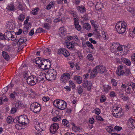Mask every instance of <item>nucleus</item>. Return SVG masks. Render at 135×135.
<instances>
[{
    "label": "nucleus",
    "mask_w": 135,
    "mask_h": 135,
    "mask_svg": "<svg viewBox=\"0 0 135 135\" xmlns=\"http://www.w3.org/2000/svg\"><path fill=\"white\" fill-rule=\"evenodd\" d=\"M35 62L38 64V66L41 69V71L39 76L36 77L37 83H42L46 79V74L45 73L46 72V70L50 68L51 66V63L50 60L49 59H43L41 57H38L36 58Z\"/></svg>",
    "instance_id": "1"
},
{
    "label": "nucleus",
    "mask_w": 135,
    "mask_h": 135,
    "mask_svg": "<svg viewBox=\"0 0 135 135\" xmlns=\"http://www.w3.org/2000/svg\"><path fill=\"white\" fill-rule=\"evenodd\" d=\"M110 50L113 53L119 56L126 55L128 52L126 47L120 45L118 43H113L110 47Z\"/></svg>",
    "instance_id": "2"
},
{
    "label": "nucleus",
    "mask_w": 135,
    "mask_h": 135,
    "mask_svg": "<svg viewBox=\"0 0 135 135\" xmlns=\"http://www.w3.org/2000/svg\"><path fill=\"white\" fill-rule=\"evenodd\" d=\"M126 23L124 21H120L117 22L115 25V28L118 33H124L126 29Z\"/></svg>",
    "instance_id": "3"
},
{
    "label": "nucleus",
    "mask_w": 135,
    "mask_h": 135,
    "mask_svg": "<svg viewBox=\"0 0 135 135\" xmlns=\"http://www.w3.org/2000/svg\"><path fill=\"white\" fill-rule=\"evenodd\" d=\"M53 103L55 106L61 110H63L65 109L67 105L66 103L62 100H55Z\"/></svg>",
    "instance_id": "4"
},
{
    "label": "nucleus",
    "mask_w": 135,
    "mask_h": 135,
    "mask_svg": "<svg viewBox=\"0 0 135 135\" xmlns=\"http://www.w3.org/2000/svg\"><path fill=\"white\" fill-rule=\"evenodd\" d=\"M46 74V79L51 80H55L57 75L56 71L53 69L49 70Z\"/></svg>",
    "instance_id": "5"
},
{
    "label": "nucleus",
    "mask_w": 135,
    "mask_h": 135,
    "mask_svg": "<svg viewBox=\"0 0 135 135\" xmlns=\"http://www.w3.org/2000/svg\"><path fill=\"white\" fill-rule=\"evenodd\" d=\"M17 123L20 124L22 126L25 124H27L29 123L28 119L26 115H23L19 116L16 119Z\"/></svg>",
    "instance_id": "6"
},
{
    "label": "nucleus",
    "mask_w": 135,
    "mask_h": 135,
    "mask_svg": "<svg viewBox=\"0 0 135 135\" xmlns=\"http://www.w3.org/2000/svg\"><path fill=\"white\" fill-rule=\"evenodd\" d=\"M122 113L121 108L117 107H113L112 110L113 116L117 118H119L122 115Z\"/></svg>",
    "instance_id": "7"
},
{
    "label": "nucleus",
    "mask_w": 135,
    "mask_h": 135,
    "mask_svg": "<svg viewBox=\"0 0 135 135\" xmlns=\"http://www.w3.org/2000/svg\"><path fill=\"white\" fill-rule=\"evenodd\" d=\"M30 109L34 113L38 112L41 109L40 105L37 102L33 103L30 105Z\"/></svg>",
    "instance_id": "8"
},
{
    "label": "nucleus",
    "mask_w": 135,
    "mask_h": 135,
    "mask_svg": "<svg viewBox=\"0 0 135 135\" xmlns=\"http://www.w3.org/2000/svg\"><path fill=\"white\" fill-rule=\"evenodd\" d=\"M37 121V119H35L34 121L35 127L36 129L38 131H40L44 130L46 128L45 124L41 123H39Z\"/></svg>",
    "instance_id": "9"
},
{
    "label": "nucleus",
    "mask_w": 135,
    "mask_h": 135,
    "mask_svg": "<svg viewBox=\"0 0 135 135\" xmlns=\"http://www.w3.org/2000/svg\"><path fill=\"white\" fill-rule=\"evenodd\" d=\"M16 26L15 22L13 20H10L6 23V28L9 30H13L15 27Z\"/></svg>",
    "instance_id": "10"
},
{
    "label": "nucleus",
    "mask_w": 135,
    "mask_h": 135,
    "mask_svg": "<svg viewBox=\"0 0 135 135\" xmlns=\"http://www.w3.org/2000/svg\"><path fill=\"white\" fill-rule=\"evenodd\" d=\"M36 76H34L32 75L29 76L27 79V84L30 85H33L37 83Z\"/></svg>",
    "instance_id": "11"
},
{
    "label": "nucleus",
    "mask_w": 135,
    "mask_h": 135,
    "mask_svg": "<svg viewBox=\"0 0 135 135\" xmlns=\"http://www.w3.org/2000/svg\"><path fill=\"white\" fill-rule=\"evenodd\" d=\"M59 128V124L56 123L52 124L50 127V132L52 134H55Z\"/></svg>",
    "instance_id": "12"
},
{
    "label": "nucleus",
    "mask_w": 135,
    "mask_h": 135,
    "mask_svg": "<svg viewBox=\"0 0 135 135\" xmlns=\"http://www.w3.org/2000/svg\"><path fill=\"white\" fill-rule=\"evenodd\" d=\"M71 76L68 73H65L63 74L61 77V81L64 82L66 83L70 79Z\"/></svg>",
    "instance_id": "13"
},
{
    "label": "nucleus",
    "mask_w": 135,
    "mask_h": 135,
    "mask_svg": "<svg viewBox=\"0 0 135 135\" xmlns=\"http://www.w3.org/2000/svg\"><path fill=\"white\" fill-rule=\"evenodd\" d=\"M58 53L59 54H62L64 56L67 57L70 55V54L68 51L64 48L59 49L58 51Z\"/></svg>",
    "instance_id": "14"
},
{
    "label": "nucleus",
    "mask_w": 135,
    "mask_h": 135,
    "mask_svg": "<svg viewBox=\"0 0 135 135\" xmlns=\"http://www.w3.org/2000/svg\"><path fill=\"white\" fill-rule=\"evenodd\" d=\"M98 73H105L106 72V70L105 67L103 66H97L95 67Z\"/></svg>",
    "instance_id": "15"
},
{
    "label": "nucleus",
    "mask_w": 135,
    "mask_h": 135,
    "mask_svg": "<svg viewBox=\"0 0 135 135\" xmlns=\"http://www.w3.org/2000/svg\"><path fill=\"white\" fill-rule=\"evenodd\" d=\"M134 85L133 84L128 85L126 86L125 91L127 93H132L134 91Z\"/></svg>",
    "instance_id": "16"
},
{
    "label": "nucleus",
    "mask_w": 135,
    "mask_h": 135,
    "mask_svg": "<svg viewBox=\"0 0 135 135\" xmlns=\"http://www.w3.org/2000/svg\"><path fill=\"white\" fill-rule=\"evenodd\" d=\"M128 126L129 127L134 128H135V120L131 118L128 120Z\"/></svg>",
    "instance_id": "17"
},
{
    "label": "nucleus",
    "mask_w": 135,
    "mask_h": 135,
    "mask_svg": "<svg viewBox=\"0 0 135 135\" xmlns=\"http://www.w3.org/2000/svg\"><path fill=\"white\" fill-rule=\"evenodd\" d=\"M91 84L90 82H88L86 80H84L83 86L84 87H87V89L89 90L91 88Z\"/></svg>",
    "instance_id": "18"
},
{
    "label": "nucleus",
    "mask_w": 135,
    "mask_h": 135,
    "mask_svg": "<svg viewBox=\"0 0 135 135\" xmlns=\"http://www.w3.org/2000/svg\"><path fill=\"white\" fill-rule=\"evenodd\" d=\"M121 60L127 66H130L131 64V61L129 59L124 57H122Z\"/></svg>",
    "instance_id": "19"
},
{
    "label": "nucleus",
    "mask_w": 135,
    "mask_h": 135,
    "mask_svg": "<svg viewBox=\"0 0 135 135\" xmlns=\"http://www.w3.org/2000/svg\"><path fill=\"white\" fill-rule=\"evenodd\" d=\"M13 33V31H8L4 33V36L6 39L10 40L11 37L12 36V33Z\"/></svg>",
    "instance_id": "20"
},
{
    "label": "nucleus",
    "mask_w": 135,
    "mask_h": 135,
    "mask_svg": "<svg viewBox=\"0 0 135 135\" xmlns=\"http://www.w3.org/2000/svg\"><path fill=\"white\" fill-rule=\"evenodd\" d=\"M66 33V29L64 27H61L59 30V34L61 36L65 35Z\"/></svg>",
    "instance_id": "21"
},
{
    "label": "nucleus",
    "mask_w": 135,
    "mask_h": 135,
    "mask_svg": "<svg viewBox=\"0 0 135 135\" xmlns=\"http://www.w3.org/2000/svg\"><path fill=\"white\" fill-rule=\"evenodd\" d=\"M74 20L76 28L79 31H81V28L80 26L79 25L78 21L76 20L75 18H74Z\"/></svg>",
    "instance_id": "22"
},
{
    "label": "nucleus",
    "mask_w": 135,
    "mask_h": 135,
    "mask_svg": "<svg viewBox=\"0 0 135 135\" xmlns=\"http://www.w3.org/2000/svg\"><path fill=\"white\" fill-rule=\"evenodd\" d=\"M76 8L79 12L81 13H83L86 11V9L85 7L83 5L78 6Z\"/></svg>",
    "instance_id": "23"
},
{
    "label": "nucleus",
    "mask_w": 135,
    "mask_h": 135,
    "mask_svg": "<svg viewBox=\"0 0 135 135\" xmlns=\"http://www.w3.org/2000/svg\"><path fill=\"white\" fill-rule=\"evenodd\" d=\"M15 107L17 108H22L23 107L24 105L22 102L20 101H17L15 103Z\"/></svg>",
    "instance_id": "24"
},
{
    "label": "nucleus",
    "mask_w": 135,
    "mask_h": 135,
    "mask_svg": "<svg viewBox=\"0 0 135 135\" xmlns=\"http://www.w3.org/2000/svg\"><path fill=\"white\" fill-rule=\"evenodd\" d=\"M73 79L79 84H81L82 81V78L80 76L76 75L74 77Z\"/></svg>",
    "instance_id": "25"
},
{
    "label": "nucleus",
    "mask_w": 135,
    "mask_h": 135,
    "mask_svg": "<svg viewBox=\"0 0 135 135\" xmlns=\"http://www.w3.org/2000/svg\"><path fill=\"white\" fill-rule=\"evenodd\" d=\"M98 73L95 68L91 72L90 74V77L91 78H94L97 75Z\"/></svg>",
    "instance_id": "26"
},
{
    "label": "nucleus",
    "mask_w": 135,
    "mask_h": 135,
    "mask_svg": "<svg viewBox=\"0 0 135 135\" xmlns=\"http://www.w3.org/2000/svg\"><path fill=\"white\" fill-rule=\"evenodd\" d=\"M105 128L107 132L109 133L112 134V133L114 132L115 131L114 128L111 126H107Z\"/></svg>",
    "instance_id": "27"
},
{
    "label": "nucleus",
    "mask_w": 135,
    "mask_h": 135,
    "mask_svg": "<svg viewBox=\"0 0 135 135\" xmlns=\"http://www.w3.org/2000/svg\"><path fill=\"white\" fill-rule=\"evenodd\" d=\"M7 8L8 10L9 11H13L16 10L14 6L13 3H11L9 4L7 7Z\"/></svg>",
    "instance_id": "28"
},
{
    "label": "nucleus",
    "mask_w": 135,
    "mask_h": 135,
    "mask_svg": "<svg viewBox=\"0 0 135 135\" xmlns=\"http://www.w3.org/2000/svg\"><path fill=\"white\" fill-rule=\"evenodd\" d=\"M75 44L74 43L71 42H67L66 46L67 48L70 49H71L73 48Z\"/></svg>",
    "instance_id": "29"
},
{
    "label": "nucleus",
    "mask_w": 135,
    "mask_h": 135,
    "mask_svg": "<svg viewBox=\"0 0 135 135\" xmlns=\"http://www.w3.org/2000/svg\"><path fill=\"white\" fill-rule=\"evenodd\" d=\"M2 55L4 58L7 60H8L9 59V57L8 54L6 52L3 51L2 52Z\"/></svg>",
    "instance_id": "30"
},
{
    "label": "nucleus",
    "mask_w": 135,
    "mask_h": 135,
    "mask_svg": "<svg viewBox=\"0 0 135 135\" xmlns=\"http://www.w3.org/2000/svg\"><path fill=\"white\" fill-rule=\"evenodd\" d=\"M91 26L88 23H84L83 24V28L87 30H89L91 29Z\"/></svg>",
    "instance_id": "31"
},
{
    "label": "nucleus",
    "mask_w": 135,
    "mask_h": 135,
    "mask_svg": "<svg viewBox=\"0 0 135 135\" xmlns=\"http://www.w3.org/2000/svg\"><path fill=\"white\" fill-rule=\"evenodd\" d=\"M55 3L52 2H50L49 4L47 5L46 9L47 10H49L53 8L54 6Z\"/></svg>",
    "instance_id": "32"
},
{
    "label": "nucleus",
    "mask_w": 135,
    "mask_h": 135,
    "mask_svg": "<svg viewBox=\"0 0 135 135\" xmlns=\"http://www.w3.org/2000/svg\"><path fill=\"white\" fill-rule=\"evenodd\" d=\"M111 87L109 85L105 84L104 85V91L107 92L111 89Z\"/></svg>",
    "instance_id": "33"
},
{
    "label": "nucleus",
    "mask_w": 135,
    "mask_h": 135,
    "mask_svg": "<svg viewBox=\"0 0 135 135\" xmlns=\"http://www.w3.org/2000/svg\"><path fill=\"white\" fill-rule=\"evenodd\" d=\"M73 130L76 132H80L81 131V127L76 126H74L72 127Z\"/></svg>",
    "instance_id": "34"
},
{
    "label": "nucleus",
    "mask_w": 135,
    "mask_h": 135,
    "mask_svg": "<svg viewBox=\"0 0 135 135\" xmlns=\"http://www.w3.org/2000/svg\"><path fill=\"white\" fill-rule=\"evenodd\" d=\"M35 95V93L31 90L28 91V96L30 97H34Z\"/></svg>",
    "instance_id": "35"
},
{
    "label": "nucleus",
    "mask_w": 135,
    "mask_h": 135,
    "mask_svg": "<svg viewBox=\"0 0 135 135\" xmlns=\"http://www.w3.org/2000/svg\"><path fill=\"white\" fill-rule=\"evenodd\" d=\"M7 120L8 123H12L14 122V119L12 117L9 116L7 118Z\"/></svg>",
    "instance_id": "36"
},
{
    "label": "nucleus",
    "mask_w": 135,
    "mask_h": 135,
    "mask_svg": "<svg viewBox=\"0 0 135 135\" xmlns=\"http://www.w3.org/2000/svg\"><path fill=\"white\" fill-rule=\"evenodd\" d=\"M39 10V8L38 7L34 8L31 11V13L34 15H36L38 12V11Z\"/></svg>",
    "instance_id": "37"
},
{
    "label": "nucleus",
    "mask_w": 135,
    "mask_h": 135,
    "mask_svg": "<svg viewBox=\"0 0 135 135\" xmlns=\"http://www.w3.org/2000/svg\"><path fill=\"white\" fill-rule=\"evenodd\" d=\"M17 8L19 10L23 11V8L22 6V4L20 2H18L17 4L16 5Z\"/></svg>",
    "instance_id": "38"
},
{
    "label": "nucleus",
    "mask_w": 135,
    "mask_h": 135,
    "mask_svg": "<svg viewBox=\"0 0 135 135\" xmlns=\"http://www.w3.org/2000/svg\"><path fill=\"white\" fill-rule=\"evenodd\" d=\"M69 84L70 87L72 89H74L75 88V85L73 82L71 80L69 81Z\"/></svg>",
    "instance_id": "39"
},
{
    "label": "nucleus",
    "mask_w": 135,
    "mask_h": 135,
    "mask_svg": "<svg viewBox=\"0 0 135 135\" xmlns=\"http://www.w3.org/2000/svg\"><path fill=\"white\" fill-rule=\"evenodd\" d=\"M116 72V74L119 76L123 75L124 74V72L123 70H117Z\"/></svg>",
    "instance_id": "40"
},
{
    "label": "nucleus",
    "mask_w": 135,
    "mask_h": 135,
    "mask_svg": "<svg viewBox=\"0 0 135 135\" xmlns=\"http://www.w3.org/2000/svg\"><path fill=\"white\" fill-rule=\"evenodd\" d=\"M62 124L66 127H68L69 125V121L65 119H63L62 120Z\"/></svg>",
    "instance_id": "41"
},
{
    "label": "nucleus",
    "mask_w": 135,
    "mask_h": 135,
    "mask_svg": "<svg viewBox=\"0 0 135 135\" xmlns=\"http://www.w3.org/2000/svg\"><path fill=\"white\" fill-rule=\"evenodd\" d=\"M27 41L26 38L25 37H22L20 38L18 41V42L20 44H22L25 42Z\"/></svg>",
    "instance_id": "42"
},
{
    "label": "nucleus",
    "mask_w": 135,
    "mask_h": 135,
    "mask_svg": "<svg viewBox=\"0 0 135 135\" xmlns=\"http://www.w3.org/2000/svg\"><path fill=\"white\" fill-rule=\"evenodd\" d=\"M30 74V72L28 71H24L23 74V77L24 78H27V77L30 76H29Z\"/></svg>",
    "instance_id": "43"
},
{
    "label": "nucleus",
    "mask_w": 135,
    "mask_h": 135,
    "mask_svg": "<svg viewBox=\"0 0 135 135\" xmlns=\"http://www.w3.org/2000/svg\"><path fill=\"white\" fill-rule=\"evenodd\" d=\"M83 90L81 86H79L77 87V91L78 93L80 94L83 92Z\"/></svg>",
    "instance_id": "44"
},
{
    "label": "nucleus",
    "mask_w": 135,
    "mask_h": 135,
    "mask_svg": "<svg viewBox=\"0 0 135 135\" xmlns=\"http://www.w3.org/2000/svg\"><path fill=\"white\" fill-rule=\"evenodd\" d=\"M102 37L105 40H107L108 39V36L107 32L104 31L102 32Z\"/></svg>",
    "instance_id": "45"
},
{
    "label": "nucleus",
    "mask_w": 135,
    "mask_h": 135,
    "mask_svg": "<svg viewBox=\"0 0 135 135\" xmlns=\"http://www.w3.org/2000/svg\"><path fill=\"white\" fill-rule=\"evenodd\" d=\"M25 18V16L23 14H20L18 17V19L21 21H23Z\"/></svg>",
    "instance_id": "46"
},
{
    "label": "nucleus",
    "mask_w": 135,
    "mask_h": 135,
    "mask_svg": "<svg viewBox=\"0 0 135 135\" xmlns=\"http://www.w3.org/2000/svg\"><path fill=\"white\" fill-rule=\"evenodd\" d=\"M61 119V118L60 117L57 116L53 118L52 119V120L54 122H57L59 121Z\"/></svg>",
    "instance_id": "47"
},
{
    "label": "nucleus",
    "mask_w": 135,
    "mask_h": 135,
    "mask_svg": "<svg viewBox=\"0 0 135 135\" xmlns=\"http://www.w3.org/2000/svg\"><path fill=\"white\" fill-rule=\"evenodd\" d=\"M132 62L135 65V53L133 54L131 56Z\"/></svg>",
    "instance_id": "48"
},
{
    "label": "nucleus",
    "mask_w": 135,
    "mask_h": 135,
    "mask_svg": "<svg viewBox=\"0 0 135 135\" xmlns=\"http://www.w3.org/2000/svg\"><path fill=\"white\" fill-rule=\"evenodd\" d=\"M87 58L90 61H92L93 60L94 58L92 55L91 54H88L87 56Z\"/></svg>",
    "instance_id": "49"
},
{
    "label": "nucleus",
    "mask_w": 135,
    "mask_h": 135,
    "mask_svg": "<svg viewBox=\"0 0 135 135\" xmlns=\"http://www.w3.org/2000/svg\"><path fill=\"white\" fill-rule=\"evenodd\" d=\"M43 27L47 29H49L50 27V26L49 24L45 23L44 24Z\"/></svg>",
    "instance_id": "50"
},
{
    "label": "nucleus",
    "mask_w": 135,
    "mask_h": 135,
    "mask_svg": "<svg viewBox=\"0 0 135 135\" xmlns=\"http://www.w3.org/2000/svg\"><path fill=\"white\" fill-rule=\"evenodd\" d=\"M51 51V50L48 48H46L45 49L44 51L43 52V53L44 54H45L46 53V54H48L49 55H50Z\"/></svg>",
    "instance_id": "51"
},
{
    "label": "nucleus",
    "mask_w": 135,
    "mask_h": 135,
    "mask_svg": "<svg viewBox=\"0 0 135 135\" xmlns=\"http://www.w3.org/2000/svg\"><path fill=\"white\" fill-rule=\"evenodd\" d=\"M24 26L26 29L28 30L30 28L31 24L30 23H28L24 25Z\"/></svg>",
    "instance_id": "52"
},
{
    "label": "nucleus",
    "mask_w": 135,
    "mask_h": 135,
    "mask_svg": "<svg viewBox=\"0 0 135 135\" xmlns=\"http://www.w3.org/2000/svg\"><path fill=\"white\" fill-rule=\"evenodd\" d=\"M86 44L89 47H90L91 49H93L94 47L91 43L89 41H87L86 43Z\"/></svg>",
    "instance_id": "53"
},
{
    "label": "nucleus",
    "mask_w": 135,
    "mask_h": 135,
    "mask_svg": "<svg viewBox=\"0 0 135 135\" xmlns=\"http://www.w3.org/2000/svg\"><path fill=\"white\" fill-rule=\"evenodd\" d=\"M42 100L45 102H46L49 100V98L47 96H44L42 98Z\"/></svg>",
    "instance_id": "54"
},
{
    "label": "nucleus",
    "mask_w": 135,
    "mask_h": 135,
    "mask_svg": "<svg viewBox=\"0 0 135 135\" xmlns=\"http://www.w3.org/2000/svg\"><path fill=\"white\" fill-rule=\"evenodd\" d=\"M106 100V97L104 95H102L100 99L101 102H104Z\"/></svg>",
    "instance_id": "55"
},
{
    "label": "nucleus",
    "mask_w": 135,
    "mask_h": 135,
    "mask_svg": "<svg viewBox=\"0 0 135 135\" xmlns=\"http://www.w3.org/2000/svg\"><path fill=\"white\" fill-rule=\"evenodd\" d=\"M44 32V30L41 28H38L36 31V32L38 33H40L41 32Z\"/></svg>",
    "instance_id": "56"
},
{
    "label": "nucleus",
    "mask_w": 135,
    "mask_h": 135,
    "mask_svg": "<svg viewBox=\"0 0 135 135\" xmlns=\"http://www.w3.org/2000/svg\"><path fill=\"white\" fill-rule=\"evenodd\" d=\"M122 129L121 127H119L118 126H116L114 128V130H115L118 131H120Z\"/></svg>",
    "instance_id": "57"
},
{
    "label": "nucleus",
    "mask_w": 135,
    "mask_h": 135,
    "mask_svg": "<svg viewBox=\"0 0 135 135\" xmlns=\"http://www.w3.org/2000/svg\"><path fill=\"white\" fill-rule=\"evenodd\" d=\"M90 22L91 25L94 26V28H96L97 27V26L95 24L96 22L93 20H91L90 21Z\"/></svg>",
    "instance_id": "58"
},
{
    "label": "nucleus",
    "mask_w": 135,
    "mask_h": 135,
    "mask_svg": "<svg viewBox=\"0 0 135 135\" xmlns=\"http://www.w3.org/2000/svg\"><path fill=\"white\" fill-rule=\"evenodd\" d=\"M73 2L75 4L79 5L80 2V0H72Z\"/></svg>",
    "instance_id": "59"
},
{
    "label": "nucleus",
    "mask_w": 135,
    "mask_h": 135,
    "mask_svg": "<svg viewBox=\"0 0 135 135\" xmlns=\"http://www.w3.org/2000/svg\"><path fill=\"white\" fill-rule=\"evenodd\" d=\"M112 83L113 85L116 86L117 85V82L116 80L114 79H113L111 80Z\"/></svg>",
    "instance_id": "60"
},
{
    "label": "nucleus",
    "mask_w": 135,
    "mask_h": 135,
    "mask_svg": "<svg viewBox=\"0 0 135 135\" xmlns=\"http://www.w3.org/2000/svg\"><path fill=\"white\" fill-rule=\"evenodd\" d=\"M22 31L21 29H19L18 31L16 32L15 33L16 35H19L22 33Z\"/></svg>",
    "instance_id": "61"
},
{
    "label": "nucleus",
    "mask_w": 135,
    "mask_h": 135,
    "mask_svg": "<svg viewBox=\"0 0 135 135\" xmlns=\"http://www.w3.org/2000/svg\"><path fill=\"white\" fill-rule=\"evenodd\" d=\"M109 95L111 97H115L116 96V93L113 91H111L110 92Z\"/></svg>",
    "instance_id": "62"
},
{
    "label": "nucleus",
    "mask_w": 135,
    "mask_h": 135,
    "mask_svg": "<svg viewBox=\"0 0 135 135\" xmlns=\"http://www.w3.org/2000/svg\"><path fill=\"white\" fill-rule=\"evenodd\" d=\"M96 118L97 120L100 121H103L104 120V119L99 115L97 116Z\"/></svg>",
    "instance_id": "63"
},
{
    "label": "nucleus",
    "mask_w": 135,
    "mask_h": 135,
    "mask_svg": "<svg viewBox=\"0 0 135 135\" xmlns=\"http://www.w3.org/2000/svg\"><path fill=\"white\" fill-rule=\"evenodd\" d=\"M8 86H6L4 88L2 89V91L3 92V93H5L8 91Z\"/></svg>",
    "instance_id": "64"
}]
</instances>
